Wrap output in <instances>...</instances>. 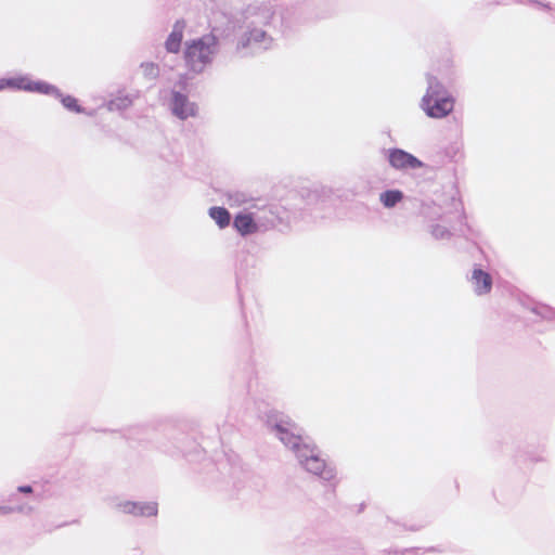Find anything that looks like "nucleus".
<instances>
[{
	"label": "nucleus",
	"mask_w": 555,
	"mask_h": 555,
	"mask_svg": "<svg viewBox=\"0 0 555 555\" xmlns=\"http://www.w3.org/2000/svg\"><path fill=\"white\" fill-rule=\"evenodd\" d=\"M266 424L280 441L289 448L300 467L320 479L331 482L336 478V468L321 455L319 448L308 437L296 434L295 424L278 412L267 414Z\"/></svg>",
	"instance_id": "obj_1"
},
{
	"label": "nucleus",
	"mask_w": 555,
	"mask_h": 555,
	"mask_svg": "<svg viewBox=\"0 0 555 555\" xmlns=\"http://www.w3.org/2000/svg\"><path fill=\"white\" fill-rule=\"evenodd\" d=\"M246 16V30L242 34L237 41L236 49L243 56L256 55L267 51L272 46V37L259 26L268 25L274 11L269 4L257 8H248Z\"/></svg>",
	"instance_id": "obj_2"
},
{
	"label": "nucleus",
	"mask_w": 555,
	"mask_h": 555,
	"mask_svg": "<svg viewBox=\"0 0 555 555\" xmlns=\"http://www.w3.org/2000/svg\"><path fill=\"white\" fill-rule=\"evenodd\" d=\"M218 48L219 39L212 34L186 42L184 49L186 66L194 74L203 73L206 66L212 63Z\"/></svg>",
	"instance_id": "obj_3"
},
{
	"label": "nucleus",
	"mask_w": 555,
	"mask_h": 555,
	"mask_svg": "<svg viewBox=\"0 0 555 555\" xmlns=\"http://www.w3.org/2000/svg\"><path fill=\"white\" fill-rule=\"evenodd\" d=\"M452 206L454 208V212L456 215V224H451L443 222V224L438 223V221L431 222L426 225V231L431 235L434 240L442 241L450 240L453 235L460 236H468L473 234V229L466 222V215L462 205V202L455 197H452Z\"/></svg>",
	"instance_id": "obj_4"
},
{
	"label": "nucleus",
	"mask_w": 555,
	"mask_h": 555,
	"mask_svg": "<svg viewBox=\"0 0 555 555\" xmlns=\"http://www.w3.org/2000/svg\"><path fill=\"white\" fill-rule=\"evenodd\" d=\"M454 98L449 95L442 96H423L421 100V108L429 118L441 119L451 114L454 109Z\"/></svg>",
	"instance_id": "obj_5"
},
{
	"label": "nucleus",
	"mask_w": 555,
	"mask_h": 555,
	"mask_svg": "<svg viewBox=\"0 0 555 555\" xmlns=\"http://www.w3.org/2000/svg\"><path fill=\"white\" fill-rule=\"evenodd\" d=\"M4 82L8 89L22 90L34 93H49L56 91V86L44 80H31L27 75L8 77Z\"/></svg>",
	"instance_id": "obj_6"
},
{
	"label": "nucleus",
	"mask_w": 555,
	"mask_h": 555,
	"mask_svg": "<svg viewBox=\"0 0 555 555\" xmlns=\"http://www.w3.org/2000/svg\"><path fill=\"white\" fill-rule=\"evenodd\" d=\"M386 158L389 165L397 170L420 169L424 166L416 156L399 147L387 150Z\"/></svg>",
	"instance_id": "obj_7"
},
{
	"label": "nucleus",
	"mask_w": 555,
	"mask_h": 555,
	"mask_svg": "<svg viewBox=\"0 0 555 555\" xmlns=\"http://www.w3.org/2000/svg\"><path fill=\"white\" fill-rule=\"evenodd\" d=\"M170 111L180 120H186L197 115L198 107L196 103L191 102L186 94L172 90L169 103Z\"/></svg>",
	"instance_id": "obj_8"
},
{
	"label": "nucleus",
	"mask_w": 555,
	"mask_h": 555,
	"mask_svg": "<svg viewBox=\"0 0 555 555\" xmlns=\"http://www.w3.org/2000/svg\"><path fill=\"white\" fill-rule=\"evenodd\" d=\"M261 231H267L284 222L286 210L276 204H270L256 212Z\"/></svg>",
	"instance_id": "obj_9"
},
{
	"label": "nucleus",
	"mask_w": 555,
	"mask_h": 555,
	"mask_svg": "<svg viewBox=\"0 0 555 555\" xmlns=\"http://www.w3.org/2000/svg\"><path fill=\"white\" fill-rule=\"evenodd\" d=\"M232 227L242 237L261 231L256 212L238 211L233 218Z\"/></svg>",
	"instance_id": "obj_10"
},
{
	"label": "nucleus",
	"mask_w": 555,
	"mask_h": 555,
	"mask_svg": "<svg viewBox=\"0 0 555 555\" xmlns=\"http://www.w3.org/2000/svg\"><path fill=\"white\" fill-rule=\"evenodd\" d=\"M115 507L125 514L132 516L152 517L157 515V504L154 502L119 501Z\"/></svg>",
	"instance_id": "obj_11"
},
{
	"label": "nucleus",
	"mask_w": 555,
	"mask_h": 555,
	"mask_svg": "<svg viewBox=\"0 0 555 555\" xmlns=\"http://www.w3.org/2000/svg\"><path fill=\"white\" fill-rule=\"evenodd\" d=\"M473 291L477 296L488 295L493 286L491 274L485 271L481 266L475 264L469 278Z\"/></svg>",
	"instance_id": "obj_12"
},
{
	"label": "nucleus",
	"mask_w": 555,
	"mask_h": 555,
	"mask_svg": "<svg viewBox=\"0 0 555 555\" xmlns=\"http://www.w3.org/2000/svg\"><path fill=\"white\" fill-rule=\"evenodd\" d=\"M417 215L423 219V222L427 224L435 221H442L449 223L448 214L433 201H420Z\"/></svg>",
	"instance_id": "obj_13"
},
{
	"label": "nucleus",
	"mask_w": 555,
	"mask_h": 555,
	"mask_svg": "<svg viewBox=\"0 0 555 555\" xmlns=\"http://www.w3.org/2000/svg\"><path fill=\"white\" fill-rule=\"evenodd\" d=\"M517 461L525 464L543 463L547 460L546 447L544 444H527L517 452Z\"/></svg>",
	"instance_id": "obj_14"
},
{
	"label": "nucleus",
	"mask_w": 555,
	"mask_h": 555,
	"mask_svg": "<svg viewBox=\"0 0 555 555\" xmlns=\"http://www.w3.org/2000/svg\"><path fill=\"white\" fill-rule=\"evenodd\" d=\"M519 304L528 311L534 313L541 320L545 321H555V308L534 301L529 297H524L519 299Z\"/></svg>",
	"instance_id": "obj_15"
},
{
	"label": "nucleus",
	"mask_w": 555,
	"mask_h": 555,
	"mask_svg": "<svg viewBox=\"0 0 555 555\" xmlns=\"http://www.w3.org/2000/svg\"><path fill=\"white\" fill-rule=\"evenodd\" d=\"M331 190L326 188L320 189H302L300 196L305 202L306 206L323 207L326 199L330 198Z\"/></svg>",
	"instance_id": "obj_16"
},
{
	"label": "nucleus",
	"mask_w": 555,
	"mask_h": 555,
	"mask_svg": "<svg viewBox=\"0 0 555 555\" xmlns=\"http://www.w3.org/2000/svg\"><path fill=\"white\" fill-rule=\"evenodd\" d=\"M183 29H184V22L183 21H177L173 25V28L171 33L169 34L168 38L165 42V48L170 53H178L181 48V42L183 38Z\"/></svg>",
	"instance_id": "obj_17"
},
{
	"label": "nucleus",
	"mask_w": 555,
	"mask_h": 555,
	"mask_svg": "<svg viewBox=\"0 0 555 555\" xmlns=\"http://www.w3.org/2000/svg\"><path fill=\"white\" fill-rule=\"evenodd\" d=\"M46 95H52L55 99H59L62 105L68 109L69 112H74L77 114H83L86 113L85 107H82L76 98L68 94H63L61 90L56 87V91L44 93Z\"/></svg>",
	"instance_id": "obj_18"
},
{
	"label": "nucleus",
	"mask_w": 555,
	"mask_h": 555,
	"mask_svg": "<svg viewBox=\"0 0 555 555\" xmlns=\"http://www.w3.org/2000/svg\"><path fill=\"white\" fill-rule=\"evenodd\" d=\"M208 216L215 221L219 229L228 228L233 221L230 211L223 206H211L208 209Z\"/></svg>",
	"instance_id": "obj_19"
},
{
	"label": "nucleus",
	"mask_w": 555,
	"mask_h": 555,
	"mask_svg": "<svg viewBox=\"0 0 555 555\" xmlns=\"http://www.w3.org/2000/svg\"><path fill=\"white\" fill-rule=\"evenodd\" d=\"M426 82H427V89L426 93L423 96H429L431 99L433 96H442V95H449V91L446 89V87L441 83V81L434 75L427 74L426 75Z\"/></svg>",
	"instance_id": "obj_20"
},
{
	"label": "nucleus",
	"mask_w": 555,
	"mask_h": 555,
	"mask_svg": "<svg viewBox=\"0 0 555 555\" xmlns=\"http://www.w3.org/2000/svg\"><path fill=\"white\" fill-rule=\"evenodd\" d=\"M403 198V192L398 189H389L379 194V201L385 208L396 207Z\"/></svg>",
	"instance_id": "obj_21"
},
{
	"label": "nucleus",
	"mask_w": 555,
	"mask_h": 555,
	"mask_svg": "<svg viewBox=\"0 0 555 555\" xmlns=\"http://www.w3.org/2000/svg\"><path fill=\"white\" fill-rule=\"evenodd\" d=\"M132 105V99L129 95H121L109 100L106 108L109 112H124Z\"/></svg>",
	"instance_id": "obj_22"
},
{
	"label": "nucleus",
	"mask_w": 555,
	"mask_h": 555,
	"mask_svg": "<svg viewBox=\"0 0 555 555\" xmlns=\"http://www.w3.org/2000/svg\"><path fill=\"white\" fill-rule=\"evenodd\" d=\"M149 431V427L145 425H135L132 427H129L126 433L124 434V438L127 440H143L146 438Z\"/></svg>",
	"instance_id": "obj_23"
},
{
	"label": "nucleus",
	"mask_w": 555,
	"mask_h": 555,
	"mask_svg": "<svg viewBox=\"0 0 555 555\" xmlns=\"http://www.w3.org/2000/svg\"><path fill=\"white\" fill-rule=\"evenodd\" d=\"M140 67L144 77L150 80L156 79L159 75V67L154 62H143L141 63Z\"/></svg>",
	"instance_id": "obj_24"
},
{
	"label": "nucleus",
	"mask_w": 555,
	"mask_h": 555,
	"mask_svg": "<svg viewBox=\"0 0 555 555\" xmlns=\"http://www.w3.org/2000/svg\"><path fill=\"white\" fill-rule=\"evenodd\" d=\"M529 3L538 5L540 9L543 10H552V4L550 2H545L542 0H527Z\"/></svg>",
	"instance_id": "obj_25"
},
{
	"label": "nucleus",
	"mask_w": 555,
	"mask_h": 555,
	"mask_svg": "<svg viewBox=\"0 0 555 555\" xmlns=\"http://www.w3.org/2000/svg\"><path fill=\"white\" fill-rule=\"evenodd\" d=\"M17 491L24 494L33 493V487L29 485H23L17 487Z\"/></svg>",
	"instance_id": "obj_26"
},
{
	"label": "nucleus",
	"mask_w": 555,
	"mask_h": 555,
	"mask_svg": "<svg viewBox=\"0 0 555 555\" xmlns=\"http://www.w3.org/2000/svg\"><path fill=\"white\" fill-rule=\"evenodd\" d=\"M7 78H0V91L1 90H4V89H8V86L7 83L4 82Z\"/></svg>",
	"instance_id": "obj_27"
},
{
	"label": "nucleus",
	"mask_w": 555,
	"mask_h": 555,
	"mask_svg": "<svg viewBox=\"0 0 555 555\" xmlns=\"http://www.w3.org/2000/svg\"><path fill=\"white\" fill-rule=\"evenodd\" d=\"M418 548H406L402 555H406V554H412L414 553L415 551H417Z\"/></svg>",
	"instance_id": "obj_28"
},
{
	"label": "nucleus",
	"mask_w": 555,
	"mask_h": 555,
	"mask_svg": "<svg viewBox=\"0 0 555 555\" xmlns=\"http://www.w3.org/2000/svg\"><path fill=\"white\" fill-rule=\"evenodd\" d=\"M423 528V526H412L409 528V530H412V531H418Z\"/></svg>",
	"instance_id": "obj_29"
},
{
	"label": "nucleus",
	"mask_w": 555,
	"mask_h": 555,
	"mask_svg": "<svg viewBox=\"0 0 555 555\" xmlns=\"http://www.w3.org/2000/svg\"><path fill=\"white\" fill-rule=\"evenodd\" d=\"M551 11V16L552 18L555 21V7H552V10Z\"/></svg>",
	"instance_id": "obj_30"
},
{
	"label": "nucleus",
	"mask_w": 555,
	"mask_h": 555,
	"mask_svg": "<svg viewBox=\"0 0 555 555\" xmlns=\"http://www.w3.org/2000/svg\"><path fill=\"white\" fill-rule=\"evenodd\" d=\"M427 551H428V552H434V551H436V548H435V547H430V548H428Z\"/></svg>",
	"instance_id": "obj_31"
}]
</instances>
